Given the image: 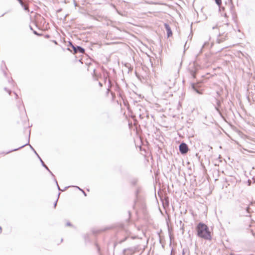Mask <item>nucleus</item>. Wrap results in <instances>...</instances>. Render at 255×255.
I'll use <instances>...</instances> for the list:
<instances>
[{"instance_id": "nucleus-1", "label": "nucleus", "mask_w": 255, "mask_h": 255, "mask_svg": "<svg viewBox=\"0 0 255 255\" xmlns=\"http://www.w3.org/2000/svg\"><path fill=\"white\" fill-rule=\"evenodd\" d=\"M196 235L200 238L211 241L212 236L208 226L202 222L198 223L195 227Z\"/></svg>"}, {"instance_id": "nucleus-2", "label": "nucleus", "mask_w": 255, "mask_h": 255, "mask_svg": "<svg viewBox=\"0 0 255 255\" xmlns=\"http://www.w3.org/2000/svg\"><path fill=\"white\" fill-rule=\"evenodd\" d=\"M69 47H71L72 48L74 54H76V53L83 54L85 51V50L84 48H83L82 47H81L80 46L74 45L72 43V42L71 41H69L68 42V48H67V50L71 51V50L69 48Z\"/></svg>"}, {"instance_id": "nucleus-3", "label": "nucleus", "mask_w": 255, "mask_h": 255, "mask_svg": "<svg viewBox=\"0 0 255 255\" xmlns=\"http://www.w3.org/2000/svg\"><path fill=\"white\" fill-rule=\"evenodd\" d=\"M224 101V98L221 97V99H214L213 100V105L216 111L222 116L223 108L222 107V103Z\"/></svg>"}, {"instance_id": "nucleus-4", "label": "nucleus", "mask_w": 255, "mask_h": 255, "mask_svg": "<svg viewBox=\"0 0 255 255\" xmlns=\"http://www.w3.org/2000/svg\"><path fill=\"white\" fill-rule=\"evenodd\" d=\"M200 66L195 62L190 64L188 67V71L193 78H195L196 74L199 70Z\"/></svg>"}, {"instance_id": "nucleus-5", "label": "nucleus", "mask_w": 255, "mask_h": 255, "mask_svg": "<svg viewBox=\"0 0 255 255\" xmlns=\"http://www.w3.org/2000/svg\"><path fill=\"white\" fill-rule=\"evenodd\" d=\"M137 250V248L131 247L124 249L122 251V255H133Z\"/></svg>"}, {"instance_id": "nucleus-6", "label": "nucleus", "mask_w": 255, "mask_h": 255, "mask_svg": "<svg viewBox=\"0 0 255 255\" xmlns=\"http://www.w3.org/2000/svg\"><path fill=\"white\" fill-rule=\"evenodd\" d=\"M225 20H222V22L219 21L217 23L215 26L212 27V29H214L216 28L219 29L220 30V28L222 27H228L229 26L230 24L228 22V20L227 19V17H224Z\"/></svg>"}, {"instance_id": "nucleus-7", "label": "nucleus", "mask_w": 255, "mask_h": 255, "mask_svg": "<svg viewBox=\"0 0 255 255\" xmlns=\"http://www.w3.org/2000/svg\"><path fill=\"white\" fill-rule=\"evenodd\" d=\"M179 150L183 155L186 154L189 150L188 145L186 143L182 142L179 145Z\"/></svg>"}, {"instance_id": "nucleus-8", "label": "nucleus", "mask_w": 255, "mask_h": 255, "mask_svg": "<svg viewBox=\"0 0 255 255\" xmlns=\"http://www.w3.org/2000/svg\"><path fill=\"white\" fill-rule=\"evenodd\" d=\"M95 18V19L101 21L103 25H109L110 24V23H111V21H109L107 20V17H94Z\"/></svg>"}, {"instance_id": "nucleus-9", "label": "nucleus", "mask_w": 255, "mask_h": 255, "mask_svg": "<svg viewBox=\"0 0 255 255\" xmlns=\"http://www.w3.org/2000/svg\"><path fill=\"white\" fill-rule=\"evenodd\" d=\"M141 192V188L140 187H138L135 192V199L134 200V205L133 207L135 206V204L140 200V196H139V194Z\"/></svg>"}, {"instance_id": "nucleus-10", "label": "nucleus", "mask_w": 255, "mask_h": 255, "mask_svg": "<svg viewBox=\"0 0 255 255\" xmlns=\"http://www.w3.org/2000/svg\"><path fill=\"white\" fill-rule=\"evenodd\" d=\"M227 34L225 35H224V32L221 34L220 32L219 33L218 36L219 37L217 39V41L218 43H221L224 41L226 39V37Z\"/></svg>"}, {"instance_id": "nucleus-11", "label": "nucleus", "mask_w": 255, "mask_h": 255, "mask_svg": "<svg viewBox=\"0 0 255 255\" xmlns=\"http://www.w3.org/2000/svg\"><path fill=\"white\" fill-rule=\"evenodd\" d=\"M164 26L167 32V37H169L171 36L172 35V31L169 25L167 23H164Z\"/></svg>"}, {"instance_id": "nucleus-12", "label": "nucleus", "mask_w": 255, "mask_h": 255, "mask_svg": "<svg viewBox=\"0 0 255 255\" xmlns=\"http://www.w3.org/2000/svg\"><path fill=\"white\" fill-rule=\"evenodd\" d=\"M28 141H29V139L28 140ZM29 145L30 148H31L33 151H34V150H35V149L33 148V147L31 145H30V144H29V141H28V142H27V143H25V144H23V145H22V146H20V147H18V148H14V149H12V150H10V151H7V152H6V154L9 153H10V152H12V151H15L18 150H19V149H21V148H23V147L25 146H26V145Z\"/></svg>"}, {"instance_id": "nucleus-13", "label": "nucleus", "mask_w": 255, "mask_h": 255, "mask_svg": "<svg viewBox=\"0 0 255 255\" xmlns=\"http://www.w3.org/2000/svg\"><path fill=\"white\" fill-rule=\"evenodd\" d=\"M223 89L221 88L220 90H217L216 92V95L214 96V99H221L223 95Z\"/></svg>"}, {"instance_id": "nucleus-14", "label": "nucleus", "mask_w": 255, "mask_h": 255, "mask_svg": "<svg viewBox=\"0 0 255 255\" xmlns=\"http://www.w3.org/2000/svg\"><path fill=\"white\" fill-rule=\"evenodd\" d=\"M192 89L199 94H202V92L201 90L198 87V86L194 83L191 84Z\"/></svg>"}, {"instance_id": "nucleus-15", "label": "nucleus", "mask_w": 255, "mask_h": 255, "mask_svg": "<svg viewBox=\"0 0 255 255\" xmlns=\"http://www.w3.org/2000/svg\"><path fill=\"white\" fill-rule=\"evenodd\" d=\"M39 160L41 163L42 166L44 167L50 174L51 175L54 177V174L52 173V172L50 170L49 168L47 167V166L45 164V163L43 162V161L42 160L41 157H39Z\"/></svg>"}, {"instance_id": "nucleus-16", "label": "nucleus", "mask_w": 255, "mask_h": 255, "mask_svg": "<svg viewBox=\"0 0 255 255\" xmlns=\"http://www.w3.org/2000/svg\"><path fill=\"white\" fill-rule=\"evenodd\" d=\"M129 237V235H128V234L125 236V237H124L123 239H118V243L119 244H122L123 243L125 242V241H126L128 239Z\"/></svg>"}, {"instance_id": "nucleus-17", "label": "nucleus", "mask_w": 255, "mask_h": 255, "mask_svg": "<svg viewBox=\"0 0 255 255\" xmlns=\"http://www.w3.org/2000/svg\"><path fill=\"white\" fill-rule=\"evenodd\" d=\"M2 63L3 64V66L2 65L1 66V70H2V72H3V74L4 75V76L6 77L7 76V73L5 71L4 68L7 69V68H6L5 64V63H4V62L3 61H2Z\"/></svg>"}, {"instance_id": "nucleus-18", "label": "nucleus", "mask_w": 255, "mask_h": 255, "mask_svg": "<svg viewBox=\"0 0 255 255\" xmlns=\"http://www.w3.org/2000/svg\"><path fill=\"white\" fill-rule=\"evenodd\" d=\"M245 209H246V212L247 213V214L245 216L246 217H250V210H251L250 206H247V207L245 208Z\"/></svg>"}, {"instance_id": "nucleus-19", "label": "nucleus", "mask_w": 255, "mask_h": 255, "mask_svg": "<svg viewBox=\"0 0 255 255\" xmlns=\"http://www.w3.org/2000/svg\"><path fill=\"white\" fill-rule=\"evenodd\" d=\"M137 181H138V180L136 178H133L130 181V183L133 186H135L136 184H137Z\"/></svg>"}, {"instance_id": "nucleus-20", "label": "nucleus", "mask_w": 255, "mask_h": 255, "mask_svg": "<svg viewBox=\"0 0 255 255\" xmlns=\"http://www.w3.org/2000/svg\"><path fill=\"white\" fill-rule=\"evenodd\" d=\"M109 73L108 72H107V71L106 72L104 73L103 76H104V82H106L107 80V78L109 76Z\"/></svg>"}, {"instance_id": "nucleus-21", "label": "nucleus", "mask_w": 255, "mask_h": 255, "mask_svg": "<svg viewBox=\"0 0 255 255\" xmlns=\"http://www.w3.org/2000/svg\"><path fill=\"white\" fill-rule=\"evenodd\" d=\"M74 187L78 188L79 190H80L81 191V192H82L83 193V194L85 196H87V194L86 193V192L84 191V190H83L82 189L80 188V187H79L78 186H74Z\"/></svg>"}, {"instance_id": "nucleus-22", "label": "nucleus", "mask_w": 255, "mask_h": 255, "mask_svg": "<svg viewBox=\"0 0 255 255\" xmlns=\"http://www.w3.org/2000/svg\"><path fill=\"white\" fill-rule=\"evenodd\" d=\"M54 181H55V183H56V185H57V188H58V190H59V191H61H61H62V190L60 189V188L59 187V185H58V182H57V180H56V179H54ZM69 187V186L66 187L65 188V189H64L63 191L65 190L66 189L68 188Z\"/></svg>"}, {"instance_id": "nucleus-23", "label": "nucleus", "mask_w": 255, "mask_h": 255, "mask_svg": "<svg viewBox=\"0 0 255 255\" xmlns=\"http://www.w3.org/2000/svg\"><path fill=\"white\" fill-rule=\"evenodd\" d=\"M108 82H109V88H108L107 89V92H106V94L107 95H108L109 92H110V87L111 85V81L110 80H108Z\"/></svg>"}, {"instance_id": "nucleus-24", "label": "nucleus", "mask_w": 255, "mask_h": 255, "mask_svg": "<svg viewBox=\"0 0 255 255\" xmlns=\"http://www.w3.org/2000/svg\"><path fill=\"white\" fill-rule=\"evenodd\" d=\"M95 71L96 70L95 69H94L93 70V72H94V74H93V77L94 78V79L96 81H97L98 80V76H97L96 73H95Z\"/></svg>"}, {"instance_id": "nucleus-25", "label": "nucleus", "mask_w": 255, "mask_h": 255, "mask_svg": "<svg viewBox=\"0 0 255 255\" xmlns=\"http://www.w3.org/2000/svg\"><path fill=\"white\" fill-rule=\"evenodd\" d=\"M60 193H59L58 194V198H57L56 201L54 203V208H56V207L57 201H58V200L59 199V197L60 196Z\"/></svg>"}, {"instance_id": "nucleus-26", "label": "nucleus", "mask_w": 255, "mask_h": 255, "mask_svg": "<svg viewBox=\"0 0 255 255\" xmlns=\"http://www.w3.org/2000/svg\"><path fill=\"white\" fill-rule=\"evenodd\" d=\"M115 90H116V91L120 92V87H119L118 85H117V86H116V88H115ZM119 96H120V97H121V94L120 93V92H119Z\"/></svg>"}, {"instance_id": "nucleus-27", "label": "nucleus", "mask_w": 255, "mask_h": 255, "mask_svg": "<svg viewBox=\"0 0 255 255\" xmlns=\"http://www.w3.org/2000/svg\"><path fill=\"white\" fill-rule=\"evenodd\" d=\"M209 43L208 42H205L204 44L203 45L201 49H200L199 53H201L202 52V49L204 48L205 46H206L207 44H208Z\"/></svg>"}, {"instance_id": "nucleus-28", "label": "nucleus", "mask_w": 255, "mask_h": 255, "mask_svg": "<svg viewBox=\"0 0 255 255\" xmlns=\"http://www.w3.org/2000/svg\"><path fill=\"white\" fill-rule=\"evenodd\" d=\"M216 3L219 5L220 6L222 4V0H215Z\"/></svg>"}, {"instance_id": "nucleus-29", "label": "nucleus", "mask_w": 255, "mask_h": 255, "mask_svg": "<svg viewBox=\"0 0 255 255\" xmlns=\"http://www.w3.org/2000/svg\"><path fill=\"white\" fill-rule=\"evenodd\" d=\"M135 76H136V77L138 79H140L141 80V77L142 76H140V75L137 73L136 71L135 72Z\"/></svg>"}, {"instance_id": "nucleus-30", "label": "nucleus", "mask_w": 255, "mask_h": 255, "mask_svg": "<svg viewBox=\"0 0 255 255\" xmlns=\"http://www.w3.org/2000/svg\"><path fill=\"white\" fill-rule=\"evenodd\" d=\"M33 33L35 35H37V36H40V35H41V34H40V33H38V32H37L36 30H33Z\"/></svg>"}, {"instance_id": "nucleus-31", "label": "nucleus", "mask_w": 255, "mask_h": 255, "mask_svg": "<svg viewBox=\"0 0 255 255\" xmlns=\"http://www.w3.org/2000/svg\"><path fill=\"white\" fill-rule=\"evenodd\" d=\"M66 225L68 226H72V225L71 224V223L69 222H68L67 223H66Z\"/></svg>"}, {"instance_id": "nucleus-32", "label": "nucleus", "mask_w": 255, "mask_h": 255, "mask_svg": "<svg viewBox=\"0 0 255 255\" xmlns=\"http://www.w3.org/2000/svg\"><path fill=\"white\" fill-rule=\"evenodd\" d=\"M180 230L182 231V234L184 233V224H183L182 227L180 228Z\"/></svg>"}, {"instance_id": "nucleus-33", "label": "nucleus", "mask_w": 255, "mask_h": 255, "mask_svg": "<svg viewBox=\"0 0 255 255\" xmlns=\"http://www.w3.org/2000/svg\"><path fill=\"white\" fill-rule=\"evenodd\" d=\"M44 37L46 38H48L50 37V35H48V34H46L44 35Z\"/></svg>"}, {"instance_id": "nucleus-34", "label": "nucleus", "mask_w": 255, "mask_h": 255, "mask_svg": "<svg viewBox=\"0 0 255 255\" xmlns=\"http://www.w3.org/2000/svg\"><path fill=\"white\" fill-rule=\"evenodd\" d=\"M111 95H112L113 98H114L115 97V94L114 93L111 92Z\"/></svg>"}, {"instance_id": "nucleus-35", "label": "nucleus", "mask_w": 255, "mask_h": 255, "mask_svg": "<svg viewBox=\"0 0 255 255\" xmlns=\"http://www.w3.org/2000/svg\"><path fill=\"white\" fill-rule=\"evenodd\" d=\"M13 93L14 94L15 96V98L16 99H17L18 98V95L17 94V93H16L15 92H13Z\"/></svg>"}, {"instance_id": "nucleus-36", "label": "nucleus", "mask_w": 255, "mask_h": 255, "mask_svg": "<svg viewBox=\"0 0 255 255\" xmlns=\"http://www.w3.org/2000/svg\"><path fill=\"white\" fill-rule=\"evenodd\" d=\"M128 215H129V218L128 219V220H129V219H130V216H131V212L130 211H128Z\"/></svg>"}, {"instance_id": "nucleus-37", "label": "nucleus", "mask_w": 255, "mask_h": 255, "mask_svg": "<svg viewBox=\"0 0 255 255\" xmlns=\"http://www.w3.org/2000/svg\"><path fill=\"white\" fill-rule=\"evenodd\" d=\"M118 244H119L118 239L117 240V242H116L114 243V247H115Z\"/></svg>"}, {"instance_id": "nucleus-38", "label": "nucleus", "mask_w": 255, "mask_h": 255, "mask_svg": "<svg viewBox=\"0 0 255 255\" xmlns=\"http://www.w3.org/2000/svg\"><path fill=\"white\" fill-rule=\"evenodd\" d=\"M99 85L101 87H103V84L100 82H99Z\"/></svg>"}, {"instance_id": "nucleus-39", "label": "nucleus", "mask_w": 255, "mask_h": 255, "mask_svg": "<svg viewBox=\"0 0 255 255\" xmlns=\"http://www.w3.org/2000/svg\"><path fill=\"white\" fill-rule=\"evenodd\" d=\"M96 247H97V249L98 252H99L100 251V247L97 244H96Z\"/></svg>"}, {"instance_id": "nucleus-40", "label": "nucleus", "mask_w": 255, "mask_h": 255, "mask_svg": "<svg viewBox=\"0 0 255 255\" xmlns=\"http://www.w3.org/2000/svg\"><path fill=\"white\" fill-rule=\"evenodd\" d=\"M33 17L34 18H33V20H34V21H36V18H36L37 17L34 16V17ZM33 22H34V24H35V21H34Z\"/></svg>"}, {"instance_id": "nucleus-41", "label": "nucleus", "mask_w": 255, "mask_h": 255, "mask_svg": "<svg viewBox=\"0 0 255 255\" xmlns=\"http://www.w3.org/2000/svg\"><path fill=\"white\" fill-rule=\"evenodd\" d=\"M4 90L6 92H8V91L9 90V89H8L7 88L5 87L4 88Z\"/></svg>"}, {"instance_id": "nucleus-42", "label": "nucleus", "mask_w": 255, "mask_h": 255, "mask_svg": "<svg viewBox=\"0 0 255 255\" xmlns=\"http://www.w3.org/2000/svg\"><path fill=\"white\" fill-rule=\"evenodd\" d=\"M7 92L8 93L9 95H10L11 93V91L9 90Z\"/></svg>"}, {"instance_id": "nucleus-43", "label": "nucleus", "mask_w": 255, "mask_h": 255, "mask_svg": "<svg viewBox=\"0 0 255 255\" xmlns=\"http://www.w3.org/2000/svg\"><path fill=\"white\" fill-rule=\"evenodd\" d=\"M29 28H30V29L31 30H32V31H33V30H33V28H32V27L31 26V25H29Z\"/></svg>"}, {"instance_id": "nucleus-44", "label": "nucleus", "mask_w": 255, "mask_h": 255, "mask_svg": "<svg viewBox=\"0 0 255 255\" xmlns=\"http://www.w3.org/2000/svg\"><path fill=\"white\" fill-rule=\"evenodd\" d=\"M8 81L9 83H10V82H12L13 80H12V79L11 78L10 79H8Z\"/></svg>"}, {"instance_id": "nucleus-45", "label": "nucleus", "mask_w": 255, "mask_h": 255, "mask_svg": "<svg viewBox=\"0 0 255 255\" xmlns=\"http://www.w3.org/2000/svg\"><path fill=\"white\" fill-rule=\"evenodd\" d=\"M243 206H244V204H241L240 205V207H241V208H244V207H243Z\"/></svg>"}, {"instance_id": "nucleus-46", "label": "nucleus", "mask_w": 255, "mask_h": 255, "mask_svg": "<svg viewBox=\"0 0 255 255\" xmlns=\"http://www.w3.org/2000/svg\"><path fill=\"white\" fill-rule=\"evenodd\" d=\"M131 239L133 240V239H135L136 238V237L135 236H132V237H131Z\"/></svg>"}, {"instance_id": "nucleus-47", "label": "nucleus", "mask_w": 255, "mask_h": 255, "mask_svg": "<svg viewBox=\"0 0 255 255\" xmlns=\"http://www.w3.org/2000/svg\"><path fill=\"white\" fill-rule=\"evenodd\" d=\"M53 41L55 44H57V42L56 40H53Z\"/></svg>"}, {"instance_id": "nucleus-48", "label": "nucleus", "mask_w": 255, "mask_h": 255, "mask_svg": "<svg viewBox=\"0 0 255 255\" xmlns=\"http://www.w3.org/2000/svg\"><path fill=\"white\" fill-rule=\"evenodd\" d=\"M33 152H34V153L36 154V155H37V153L36 152V151H35V150H34Z\"/></svg>"}, {"instance_id": "nucleus-49", "label": "nucleus", "mask_w": 255, "mask_h": 255, "mask_svg": "<svg viewBox=\"0 0 255 255\" xmlns=\"http://www.w3.org/2000/svg\"><path fill=\"white\" fill-rule=\"evenodd\" d=\"M187 42H186L185 45H184V49L185 50Z\"/></svg>"}, {"instance_id": "nucleus-50", "label": "nucleus", "mask_w": 255, "mask_h": 255, "mask_svg": "<svg viewBox=\"0 0 255 255\" xmlns=\"http://www.w3.org/2000/svg\"><path fill=\"white\" fill-rule=\"evenodd\" d=\"M64 17V18H63V20H66V17H67L64 16V17Z\"/></svg>"}, {"instance_id": "nucleus-51", "label": "nucleus", "mask_w": 255, "mask_h": 255, "mask_svg": "<svg viewBox=\"0 0 255 255\" xmlns=\"http://www.w3.org/2000/svg\"><path fill=\"white\" fill-rule=\"evenodd\" d=\"M2 231V228L0 226V233H1Z\"/></svg>"}, {"instance_id": "nucleus-52", "label": "nucleus", "mask_w": 255, "mask_h": 255, "mask_svg": "<svg viewBox=\"0 0 255 255\" xmlns=\"http://www.w3.org/2000/svg\"><path fill=\"white\" fill-rule=\"evenodd\" d=\"M170 239H171V237H170ZM171 239H170V246L171 245Z\"/></svg>"}, {"instance_id": "nucleus-53", "label": "nucleus", "mask_w": 255, "mask_h": 255, "mask_svg": "<svg viewBox=\"0 0 255 255\" xmlns=\"http://www.w3.org/2000/svg\"><path fill=\"white\" fill-rule=\"evenodd\" d=\"M37 155V156L38 157V159H39V157H40L39 156V155L38 154H37V155Z\"/></svg>"}, {"instance_id": "nucleus-54", "label": "nucleus", "mask_w": 255, "mask_h": 255, "mask_svg": "<svg viewBox=\"0 0 255 255\" xmlns=\"http://www.w3.org/2000/svg\"><path fill=\"white\" fill-rule=\"evenodd\" d=\"M230 255H235V254H233V253H231V254H230Z\"/></svg>"}, {"instance_id": "nucleus-55", "label": "nucleus", "mask_w": 255, "mask_h": 255, "mask_svg": "<svg viewBox=\"0 0 255 255\" xmlns=\"http://www.w3.org/2000/svg\"><path fill=\"white\" fill-rule=\"evenodd\" d=\"M237 202H239V203L240 202V200H237Z\"/></svg>"}, {"instance_id": "nucleus-56", "label": "nucleus", "mask_w": 255, "mask_h": 255, "mask_svg": "<svg viewBox=\"0 0 255 255\" xmlns=\"http://www.w3.org/2000/svg\"><path fill=\"white\" fill-rule=\"evenodd\" d=\"M180 224H182V221H180Z\"/></svg>"}, {"instance_id": "nucleus-57", "label": "nucleus", "mask_w": 255, "mask_h": 255, "mask_svg": "<svg viewBox=\"0 0 255 255\" xmlns=\"http://www.w3.org/2000/svg\"><path fill=\"white\" fill-rule=\"evenodd\" d=\"M233 18H237L238 17L237 16H236V17H233Z\"/></svg>"}, {"instance_id": "nucleus-58", "label": "nucleus", "mask_w": 255, "mask_h": 255, "mask_svg": "<svg viewBox=\"0 0 255 255\" xmlns=\"http://www.w3.org/2000/svg\"><path fill=\"white\" fill-rule=\"evenodd\" d=\"M251 205H253V202H251Z\"/></svg>"}, {"instance_id": "nucleus-59", "label": "nucleus", "mask_w": 255, "mask_h": 255, "mask_svg": "<svg viewBox=\"0 0 255 255\" xmlns=\"http://www.w3.org/2000/svg\"><path fill=\"white\" fill-rule=\"evenodd\" d=\"M30 134L29 133V137H30Z\"/></svg>"}]
</instances>
